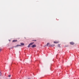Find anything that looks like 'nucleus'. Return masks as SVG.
I'll list each match as a JSON object with an SVG mask.
<instances>
[{"mask_svg": "<svg viewBox=\"0 0 79 79\" xmlns=\"http://www.w3.org/2000/svg\"><path fill=\"white\" fill-rule=\"evenodd\" d=\"M21 45H24V43H21Z\"/></svg>", "mask_w": 79, "mask_h": 79, "instance_id": "obj_8", "label": "nucleus"}, {"mask_svg": "<svg viewBox=\"0 0 79 79\" xmlns=\"http://www.w3.org/2000/svg\"><path fill=\"white\" fill-rule=\"evenodd\" d=\"M54 44H58V43H59V41H54Z\"/></svg>", "mask_w": 79, "mask_h": 79, "instance_id": "obj_3", "label": "nucleus"}, {"mask_svg": "<svg viewBox=\"0 0 79 79\" xmlns=\"http://www.w3.org/2000/svg\"><path fill=\"white\" fill-rule=\"evenodd\" d=\"M13 42H17V40H14L13 41Z\"/></svg>", "mask_w": 79, "mask_h": 79, "instance_id": "obj_7", "label": "nucleus"}, {"mask_svg": "<svg viewBox=\"0 0 79 79\" xmlns=\"http://www.w3.org/2000/svg\"><path fill=\"white\" fill-rule=\"evenodd\" d=\"M1 51H2V49H0V52H1Z\"/></svg>", "mask_w": 79, "mask_h": 79, "instance_id": "obj_13", "label": "nucleus"}, {"mask_svg": "<svg viewBox=\"0 0 79 79\" xmlns=\"http://www.w3.org/2000/svg\"><path fill=\"white\" fill-rule=\"evenodd\" d=\"M34 43L33 42V43H30V45H33V44H34Z\"/></svg>", "mask_w": 79, "mask_h": 79, "instance_id": "obj_6", "label": "nucleus"}, {"mask_svg": "<svg viewBox=\"0 0 79 79\" xmlns=\"http://www.w3.org/2000/svg\"><path fill=\"white\" fill-rule=\"evenodd\" d=\"M58 47H60V45H58Z\"/></svg>", "mask_w": 79, "mask_h": 79, "instance_id": "obj_15", "label": "nucleus"}, {"mask_svg": "<svg viewBox=\"0 0 79 79\" xmlns=\"http://www.w3.org/2000/svg\"><path fill=\"white\" fill-rule=\"evenodd\" d=\"M0 76H2V74L1 73V72H0Z\"/></svg>", "mask_w": 79, "mask_h": 79, "instance_id": "obj_11", "label": "nucleus"}, {"mask_svg": "<svg viewBox=\"0 0 79 79\" xmlns=\"http://www.w3.org/2000/svg\"><path fill=\"white\" fill-rule=\"evenodd\" d=\"M11 77V75H10L9 76V77Z\"/></svg>", "mask_w": 79, "mask_h": 79, "instance_id": "obj_14", "label": "nucleus"}, {"mask_svg": "<svg viewBox=\"0 0 79 79\" xmlns=\"http://www.w3.org/2000/svg\"><path fill=\"white\" fill-rule=\"evenodd\" d=\"M70 44H71V45H74V43L73 42H70Z\"/></svg>", "mask_w": 79, "mask_h": 79, "instance_id": "obj_2", "label": "nucleus"}, {"mask_svg": "<svg viewBox=\"0 0 79 79\" xmlns=\"http://www.w3.org/2000/svg\"><path fill=\"white\" fill-rule=\"evenodd\" d=\"M54 46H55L54 44H52V45H51V47H54Z\"/></svg>", "mask_w": 79, "mask_h": 79, "instance_id": "obj_9", "label": "nucleus"}, {"mask_svg": "<svg viewBox=\"0 0 79 79\" xmlns=\"http://www.w3.org/2000/svg\"><path fill=\"white\" fill-rule=\"evenodd\" d=\"M30 46H31V45L29 44V45H28V47L29 48L30 47Z\"/></svg>", "mask_w": 79, "mask_h": 79, "instance_id": "obj_10", "label": "nucleus"}, {"mask_svg": "<svg viewBox=\"0 0 79 79\" xmlns=\"http://www.w3.org/2000/svg\"><path fill=\"white\" fill-rule=\"evenodd\" d=\"M33 41H35V42H36V41H37V40H33Z\"/></svg>", "mask_w": 79, "mask_h": 79, "instance_id": "obj_12", "label": "nucleus"}, {"mask_svg": "<svg viewBox=\"0 0 79 79\" xmlns=\"http://www.w3.org/2000/svg\"><path fill=\"white\" fill-rule=\"evenodd\" d=\"M36 47V45L35 44L32 46V48H33V47Z\"/></svg>", "mask_w": 79, "mask_h": 79, "instance_id": "obj_4", "label": "nucleus"}, {"mask_svg": "<svg viewBox=\"0 0 79 79\" xmlns=\"http://www.w3.org/2000/svg\"><path fill=\"white\" fill-rule=\"evenodd\" d=\"M45 46H48V47H51V45H50V44H49V43H48L46 45H45Z\"/></svg>", "mask_w": 79, "mask_h": 79, "instance_id": "obj_1", "label": "nucleus"}, {"mask_svg": "<svg viewBox=\"0 0 79 79\" xmlns=\"http://www.w3.org/2000/svg\"><path fill=\"white\" fill-rule=\"evenodd\" d=\"M19 46H21V45H17L16 46H15L14 47H15V48H16V47H19Z\"/></svg>", "mask_w": 79, "mask_h": 79, "instance_id": "obj_5", "label": "nucleus"}]
</instances>
